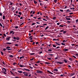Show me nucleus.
Instances as JSON below:
<instances>
[{"mask_svg":"<svg viewBox=\"0 0 78 78\" xmlns=\"http://www.w3.org/2000/svg\"><path fill=\"white\" fill-rule=\"evenodd\" d=\"M67 17H72V16H67Z\"/></svg>","mask_w":78,"mask_h":78,"instance_id":"864d4df0","label":"nucleus"},{"mask_svg":"<svg viewBox=\"0 0 78 78\" xmlns=\"http://www.w3.org/2000/svg\"><path fill=\"white\" fill-rule=\"evenodd\" d=\"M48 27H49L48 26L47 27H46V28H45V30H47V29H48Z\"/></svg>","mask_w":78,"mask_h":78,"instance_id":"4be33fe9","label":"nucleus"},{"mask_svg":"<svg viewBox=\"0 0 78 78\" xmlns=\"http://www.w3.org/2000/svg\"><path fill=\"white\" fill-rule=\"evenodd\" d=\"M75 9V8H70V9H72V10H73V9Z\"/></svg>","mask_w":78,"mask_h":78,"instance_id":"c85d7f7f","label":"nucleus"},{"mask_svg":"<svg viewBox=\"0 0 78 78\" xmlns=\"http://www.w3.org/2000/svg\"><path fill=\"white\" fill-rule=\"evenodd\" d=\"M48 55H51V56H53V55L51 54H48Z\"/></svg>","mask_w":78,"mask_h":78,"instance_id":"e433bc0d","label":"nucleus"},{"mask_svg":"<svg viewBox=\"0 0 78 78\" xmlns=\"http://www.w3.org/2000/svg\"><path fill=\"white\" fill-rule=\"evenodd\" d=\"M24 70H26L27 71H28V72L30 71V69H24Z\"/></svg>","mask_w":78,"mask_h":78,"instance_id":"4468645a","label":"nucleus"},{"mask_svg":"<svg viewBox=\"0 0 78 78\" xmlns=\"http://www.w3.org/2000/svg\"><path fill=\"white\" fill-rule=\"evenodd\" d=\"M13 39H16L17 41H19V40L20 39V38L18 37H13Z\"/></svg>","mask_w":78,"mask_h":78,"instance_id":"f257e3e1","label":"nucleus"},{"mask_svg":"<svg viewBox=\"0 0 78 78\" xmlns=\"http://www.w3.org/2000/svg\"><path fill=\"white\" fill-rule=\"evenodd\" d=\"M64 30H60V32H63Z\"/></svg>","mask_w":78,"mask_h":78,"instance_id":"79ce46f5","label":"nucleus"},{"mask_svg":"<svg viewBox=\"0 0 78 78\" xmlns=\"http://www.w3.org/2000/svg\"><path fill=\"white\" fill-rule=\"evenodd\" d=\"M76 23L78 22V19L76 20Z\"/></svg>","mask_w":78,"mask_h":78,"instance_id":"69168bd1","label":"nucleus"},{"mask_svg":"<svg viewBox=\"0 0 78 78\" xmlns=\"http://www.w3.org/2000/svg\"><path fill=\"white\" fill-rule=\"evenodd\" d=\"M47 58L48 59H49V60H51V57L48 58Z\"/></svg>","mask_w":78,"mask_h":78,"instance_id":"393cba45","label":"nucleus"},{"mask_svg":"<svg viewBox=\"0 0 78 78\" xmlns=\"http://www.w3.org/2000/svg\"><path fill=\"white\" fill-rule=\"evenodd\" d=\"M32 37H33V36H30V37H29L28 38V39H30V38H32Z\"/></svg>","mask_w":78,"mask_h":78,"instance_id":"6e6d98bb","label":"nucleus"},{"mask_svg":"<svg viewBox=\"0 0 78 78\" xmlns=\"http://www.w3.org/2000/svg\"><path fill=\"white\" fill-rule=\"evenodd\" d=\"M36 23H37V24H40V23L39 22H36Z\"/></svg>","mask_w":78,"mask_h":78,"instance_id":"052dcab7","label":"nucleus"},{"mask_svg":"<svg viewBox=\"0 0 78 78\" xmlns=\"http://www.w3.org/2000/svg\"><path fill=\"white\" fill-rule=\"evenodd\" d=\"M46 19H48V16H46Z\"/></svg>","mask_w":78,"mask_h":78,"instance_id":"ea45409f","label":"nucleus"},{"mask_svg":"<svg viewBox=\"0 0 78 78\" xmlns=\"http://www.w3.org/2000/svg\"><path fill=\"white\" fill-rule=\"evenodd\" d=\"M66 12H71V11H70V9H67L66 10Z\"/></svg>","mask_w":78,"mask_h":78,"instance_id":"ddd939ff","label":"nucleus"},{"mask_svg":"<svg viewBox=\"0 0 78 78\" xmlns=\"http://www.w3.org/2000/svg\"><path fill=\"white\" fill-rule=\"evenodd\" d=\"M73 14V12H71V13H69V14L70 15H72Z\"/></svg>","mask_w":78,"mask_h":78,"instance_id":"58836bf2","label":"nucleus"},{"mask_svg":"<svg viewBox=\"0 0 78 78\" xmlns=\"http://www.w3.org/2000/svg\"><path fill=\"white\" fill-rule=\"evenodd\" d=\"M0 26L1 27H3V25L2 24V23H0Z\"/></svg>","mask_w":78,"mask_h":78,"instance_id":"c03bdc74","label":"nucleus"},{"mask_svg":"<svg viewBox=\"0 0 78 78\" xmlns=\"http://www.w3.org/2000/svg\"><path fill=\"white\" fill-rule=\"evenodd\" d=\"M30 32H33V30H30Z\"/></svg>","mask_w":78,"mask_h":78,"instance_id":"774afa93","label":"nucleus"},{"mask_svg":"<svg viewBox=\"0 0 78 78\" xmlns=\"http://www.w3.org/2000/svg\"><path fill=\"white\" fill-rule=\"evenodd\" d=\"M18 72H19V73H22L23 72L22 71H18Z\"/></svg>","mask_w":78,"mask_h":78,"instance_id":"a211bd4d","label":"nucleus"},{"mask_svg":"<svg viewBox=\"0 0 78 78\" xmlns=\"http://www.w3.org/2000/svg\"><path fill=\"white\" fill-rule=\"evenodd\" d=\"M6 50H7V49L6 48H4V49H3V51H5Z\"/></svg>","mask_w":78,"mask_h":78,"instance_id":"412c9836","label":"nucleus"},{"mask_svg":"<svg viewBox=\"0 0 78 78\" xmlns=\"http://www.w3.org/2000/svg\"><path fill=\"white\" fill-rule=\"evenodd\" d=\"M35 24H36V23H33L31 25H35Z\"/></svg>","mask_w":78,"mask_h":78,"instance_id":"49530a36","label":"nucleus"},{"mask_svg":"<svg viewBox=\"0 0 78 78\" xmlns=\"http://www.w3.org/2000/svg\"><path fill=\"white\" fill-rule=\"evenodd\" d=\"M57 0H54V2L55 3H56V2H57Z\"/></svg>","mask_w":78,"mask_h":78,"instance_id":"72a5a7b5","label":"nucleus"},{"mask_svg":"<svg viewBox=\"0 0 78 78\" xmlns=\"http://www.w3.org/2000/svg\"><path fill=\"white\" fill-rule=\"evenodd\" d=\"M41 53H42V51H41L39 52V55H41Z\"/></svg>","mask_w":78,"mask_h":78,"instance_id":"8fccbe9b","label":"nucleus"},{"mask_svg":"<svg viewBox=\"0 0 78 78\" xmlns=\"http://www.w3.org/2000/svg\"><path fill=\"white\" fill-rule=\"evenodd\" d=\"M1 53L2 54V55H4V54H3L2 51H1Z\"/></svg>","mask_w":78,"mask_h":78,"instance_id":"de8ad7c7","label":"nucleus"},{"mask_svg":"<svg viewBox=\"0 0 78 78\" xmlns=\"http://www.w3.org/2000/svg\"><path fill=\"white\" fill-rule=\"evenodd\" d=\"M69 60H70V61H72V58H69Z\"/></svg>","mask_w":78,"mask_h":78,"instance_id":"c756f323","label":"nucleus"},{"mask_svg":"<svg viewBox=\"0 0 78 78\" xmlns=\"http://www.w3.org/2000/svg\"><path fill=\"white\" fill-rule=\"evenodd\" d=\"M20 67H25L24 65L23 66L21 64L20 65Z\"/></svg>","mask_w":78,"mask_h":78,"instance_id":"2eb2a0df","label":"nucleus"},{"mask_svg":"<svg viewBox=\"0 0 78 78\" xmlns=\"http://www.w3.org/2000/svg\"><path fill=\"white\" fill-rule=\"evenodd\" d=\"M64 51H68V49H64V50H63Z\"/></svg>","mask_w":78,"mask_h":78,"instance_id":"aec40b11","label":"nucleus"},{"mask_svg":"<svg viewBox=\"0 0 78 78\" xmlns=\"http://www.w3.org/2000/svg\"><path fill=\"white\" fill-rule=\"evenodd\" d=\"M9 57H10L11 58H13V55H10L9 56Z\"/></svg>","mask_w":78,"mask_h":78,"instance_id":"5701e85b","label":"nucleus"},{"mask_svg":"<svg viewBox=\"0 0 78 78\" xmlns=\"http://www.w3.org/2000/svg\"><path fill=\"white\" fill-rule=\"evenodd\" d=\"M15 46H16V47H18V46H19V45L18 44H16L15 45Z\"/></svg>","mask_w":78,"mask_h":78,"instance_id":"09e8293b","label":"nucleus"},{"mask_svg":"<svg viewBox=\"0 0 78 78\" xmlns=\"http://www.w3.org/2000/svg\"><path fill=\"white\" fill-rule=\"evenodd\" d=\"M48 51H52V50H51V49H49L48 50Z\"/></svg>","mask_w":78,"mask_h":78,"instance_id":"4d7b16f0","label":"nucleus"},{"mask_svg":"<svg viewBox=\"0 0 78 78\" xmlns=\"http://www.w3.org/2000/svg\"><path fill=\"white\" fill-rule=\"evenodd\" d=\"M24 75H25L26 76H28V73H26L24 74Z\"/></svg>","mask_w":78,"mask_h":78,"instance_id":"dca6fc26","label":"nucleus"},{"mask_svg":"<svg viewBox=\"0 0 78 78\" xmlns=\"http://www.w3.org/2000/svg\"><path fill=\"white\" fill-rule=\"evenodd\" d=\"M35 54L34 53H31L30 54V55H35Z\"/></svg>","mask_w":78,"mask_h":78,"instance_id":"473e14b6","label":"nucleus"},{"mask_svg":"<svg viewBox=\"0 0 78 78\" xmlns=\"http://www.w3.org/2000/svg\"><path fill=\"white\" fill-rule=\"evenodd\" d=\"M57 24L58 25H59V24H60V23H57Z\"/></svg>","mask_w":78,"mask_h":78,"instance_id":"0e129e2a","label":"nucleus"},{"mask_svg":"<svg viewBox=\"0 0 78 78\" xmlns=\"http://www.w3.org/2000/svg\"><path fill=\"white\" fill-rule=\"evenodd\" d=\"M14 9V7H12V11H13Z\"/></svg>","mask_w":78,"mask_h":78,"instance_id":"37998d69","label":"nucleus"},{"mask_svg":"<svg viewBox=\"0 0 78 78\" xmlns=\"http://www.w3.org/2000/svg\"><path fill=\"white\" fill-rule=\"evenodd\" d=\"M13 65H16V63L15 62L13 63Z\"/></svg>","mask_w":78,"mask_h":78,"instance_id":"e2e57ef3","label":"nucleus"},{"mask_svg":"<svg viewBox=\"0 0 78 78\" xmlns=\"http://www.w3.org/2000/svg\"><path fill=\"white\" fill-rule=\"evenodd\" d=\"M12 43H9L8 42H7L5 43V44H7V45H11V44H12Z\"/></svg>","mask_w":78,"mask_h":78,"instance_id":"423d86ee","label":"nucleus"},{"mask_svg":"<svg viewBox=\"0 0 78 78\" xmlns=\"http://www.w3.org/2000/svg\"><path fill=\"white\" fill-rule=\"evenodd\" d=\"M2 70L3 71V72H6V69L4 68L3 69H2Z\"/></svg>","mask_w":78,"mask_h":78,"instance_id":"0eeeda50","label":"nucleus"},{"mask_svg":"<svg viewBox=\"0 0 78 78\" xmlns=\"http://www.w3.org/2000/svg\"><path fill=\"white\" fill-rule=\"evenodd\" d=\"M37 73H43V71H40L37 70Z\"/></svg>","mask_w":78,"mask_h":78,"instance_id":"7ed1b4c3","label":"nucleus"},{"mask_svg":"<svg viewBox=\"0 0 78 78\" xmlns=\"http://www.w3.org/2000/svg\"><path fill=\"white\" fill-rule=\"evenodd\" d=\"M45 64H50V63H49L48 62H45Z\"/></svg>","mask_w":78,"mask_h":78,"instance_id":"a878e982","label":"nucleus"},{"mask_svg":"<svg viewBox=\"0 0 78 78\" xmlns=\"http://www.w3.org/2000/svg\"><path fill=\"white\" fill-rule=\"evenodd\" d=\"M18 14H20V15H22V13L20 12H19Z\"/></svg>","mask_w":78,"mask_h":78,"instance_id":"c9c22d12","label":"nucleus"},{"mask_svg":"<svg viewBox=\"0 0 78 78\" xmlns=\"http://www.w3.org/2000/svg\"><path fill=\"white\" fill-rule=\"evenodd\" d=\"M53 47H56V45H55L54 44H53Z\"/></svg>","mask_w":78,"mask_h":78,"instance_id":"4c0bfd02","label":"nucleus"},{"mask_svg":"<svg viewBox=\"0 0 78 78\" xmlns=\"http://www.w3.org/2000/svg\"><path fill=\"white\" fill-rule=\"evenodd\" d=\"M34 59V58H32L31 59H30V61H33V59Z\"/></svg>","mask_w":78,"mask_h":78,"instance_id":"cd10ccee","label":"nucleus"},{"mask_svg":"<svg viewBox=\"0 0 78 78\" xmlns=\"http://www.w3.org/2000/svg\"><path fill=\"white\" fill-rule=\"evenodd\" d=\"M2 19L3 20H5V15L3 16Z\"/></svg>","mask_w":78,"mask_h":78,"instance_id":"6ab92c4d","label":"nucleus"},{"mask_svg":"<svg viewBox=\"0 0 78 78\" xmlns=\"http://www.w3.org/2000/svg\"><path fill=\"white\" fill-rule=\"evenodd\" d=\"M10 73H11V74H12V75H14V73H13L11 71H10Z\"/></svg>","mask_w":78,"mask_h":78,"instance_id":"a19ab883","label":"nucleus"},{"mask_svg":"<svg viewBox=\"0 0 78 78\" xmlns=\"http://www.w3.org/2000/svg\"><path fill=\"white\" fill-rule=\"evenodd\" d=\"M66 33H67L66 31H63V34H66Z\"/></svg>","mask_w":78,"mask_h":78,"instance_id":"b1692460","label":"nucleus"},{"mask_svg":"<svg viewBox=\"0 0 78 78\" xmlns=\"http://www.w3.org/2000/svg\"><path fill=\"white\" fill-rule=\"evenodd\" d=\"M60 48V47L58 46L57 48Z\"/></svg>","mask_w":78,"mask_h":78,"instance_id":"680f3d73","label":"nucleus"},{"mask_svg":"<svg viewBox=\"0 0 78 78\" xmlns=\"http://www.w3.org/2000/svg\"><path fill=\"white\" fill-rule=\"evenodd\" d=\"M11 37H9L8 38H6V40H8V41H9L10 40V39H11Z\"/></svg>","mask_w":78,"mask_h":78,"instance_id":"1a4fd4ad","label":"nucleus"},{"mask_svg":"<svg viewBox=\"0 0 78 78\" xmlns=\"http://www.w3.org/2000/svg\"><path fill=\"white\" fill-rule=\"evenodd\" d=\"M21 51H22V49H20V50H19L18 52L19 53L20 52H21Z\"/></svg>","mask_w":78,"mask_h":78,"instance_id":"f704fd0d","label":"nucleus"},{"mask_svg":"<svg viewBox=\"0 0 78 78\" xmlns=\"http://www.w3.org/2000/svg\"><path fill=\"white\" fill-rule=\"evenodd\" d=\"M55 62L58 63L59 64H63V62H57V61H56Z\"/></svg>","mask_w":78,"mask_h":78,"instance_id":"39448f33","label":"nucleus"},{"mask_svg":"<svg viewBox=\"0 0 78 78\" xmlns=\"http://www.w3.org/2000/svg\"><path fill=\"white\" fill-rule=\"evenodd\" d=\"M41 62V61H37V63H40Z\"/></svg>","mask_w":78,"mask_h":78,"instance_id":"a18cd8bd","label":"nucleus"},{"mask_svg":"<svg viewBox=\"0 0 78 78\" xmlns=\"http://www.w3.org/2000/svg\"><path fill=\"white\" fill-rule=\"evenodd\" d=\"M68 67L69 68H71V66H70V65H68Z\"/></svg>","mask_w":78,"mask_h":78,"instance_id":"338daca9","label":"nucleus"},{"mask_svg":"<svg viewBox=\"0 0 78 78\" xmlns=\"http://www.w3.org/2000/svg\"><path fill=\"white\" fill-rule=\"evenodd\" d=\"M67 17H67V16H66V20H71L70 18H68Z\"/></svg>","mask_w":78,"mask_h":78,"instance_id":"6e6552de","label":"nucleus"},{"mask_svg":"<svg viewBox=\"0 0 78 78\" xmlns=\"http://www.w3.org/2000/svg\"><path fill=\"white\" fill-rule=\"evenodd\" d=\"M3 35H4V36H5V37H6V34H3Z\"/></svg>","mask_w":78,"mask_h":78,"instance_id":"bf43d9fd","label":"nucleus"},{"mask_svg":"<svg viewBox=\"0 0 78 78\" xmlns=\"http://www.w3.org/2000/svg\"><path fill=\"white\" fill-rule=\"evenodd\" d=\"M14 34V31L13 30L10 31V34Z\"/></svg>","mask_w":78,"mask_h":78,"instance_id":"20e7f679","label":"nucleus"},{"mask_svg":"<svg viewBox=\"0 0 78 78\" xmlns=\"http://www.w3.org/2000/svg\"><path fill=\"white\" fill-rule=\"evenodd\" d=\"M59 10L60 11H61V12H63L64 11V10H62L61 9H60Z\"/></svg>","mask_w":78,"mask_h":78,"instance_id":"2f4dec72","label":"nucleus"},{"mask_svg":"<svg viewBox=\"0 0 78 78\" xmlns=\"http://www.w3.org/2000/svg\"><path fill=\"white\" fill-rule=\"evenodd\" d=\"M47 72H48V73H50V74H52V75H53V73H52L50 72V71H49V70H47Z\"/></svg>","mask_w":78,"mask_h":78,"instance_id":"9d476101","label":"nucleus"},{"mask_svg":"<svg viewBox=\"0 0 78 78\" xmlns=\"http://www.w3.org/2000/svg\"><path fill=\"white\" fill-rule=\"evenodd\" d=\"M34 4L35 5L37 4V2H36V1H35V0H34Z\"/></svg>","mask_w":78,"mask_h":78,"instance_id":"9b49d317","label":"nucleus"},{"mask_svg":"<svg viewBox=\"0 0 78 78\" xmlns=\"http://www.w3.org/2000/svg\"><path fill=\"white\" fill-rule=\"evenodd\" d=\"M54 72H58V69H55L54 70Z\"/></svg>","mask_w":78,"mask_h":78,"instance_id":"f8f14e48","label":"nucleus"},{"mask_svg":"<svg viewBox=\"0 0 78 78\" xmlns=\"http://www.w3.org/2000/svg\"><path fill=\"white\" fill-rule=\"evenodd\" d=\"M56 17H53V20H55V19H56Z\"/></svg>","mask_w":78,"mask_h":78,"instance_id":"7c9ffc66","label":"nucleus"},{"mask_svg":"<svg viewBox=\"0 0 78 78\" xmlns=\"http://www.w3.org/2000/svg\"><path fill=\"white\" fill-rule=\"evenodd\" d=\"M59 27H64V26L63 25H60L59 26Z\"/></svg>","mask_w":78,"mask_h":78,"instance_id":"bb28decb","label":"nucleus"},{"mask_svg":"<svg viewBox=\"0 0 78 78\" xmlns=\"http://www.w3.org/2000/svg\"><path fill=\"white\" fill-rule=\"evenodd\" d=\"M19 28V27L18 26H16L15 27V28H16V29H17Z\"/></svg>","mask_w":78,"mask_h":78,"instance_id":"603ef678","label":"nucleus"},{"mask_svg":"<svg viewBox=\"0 0 78 78\" xmlns=\"http://www.w3.org/2000/svg\"><path fill=\"white\" fill-rule=\"evenodd\" d=\"M6 48L7 49V50H8V51H9V50H12V48H10V49H9V48H10V47H7Z\"/></svg>","mask_w":78,"mask_h":78,"instance_id":"f03ea898","label":"nucleus"},{"mask_svg":"<svg viewBox=\"0 0 78 78\" xmlns=\"http://www.w3.org/2000/svg\"><path fill=\"white\" fill-rule=\"evenodd\" d=\"M61 44L63 45H65V44H64V43H62Z\"/></svg>","mask_w":78,"mask_h":78,"instance_id":"3c124183","label":"nucleus"},{"mask_svg":"<svg viewBox=\"0 0 78 78\" xmlns=\"http://www.w3.org/2000/svg\"><path fill=\"white\" fill-rule=\"evenodd\" d=\"M66 41H67V40L66 41L65 40H64L62 41V42H66Z\"/></svg>","mask_w":78,"mask_h":78,"instance_id":"5fc2aeb1","label":"nucleus"},{"mask_svg":"<svg viewBox=\"0 0 78 78\" xmlns=\"http://www.w3.org/2000/svg\"><path fill=\"white\" fill-rule=\"evenodd\" d=\"M63 61H64V62H65V63H67V60H66V59H64Z\"/></svg>","mask_w":78,"mask_h":78,"instance_id":"f3484780","label":"nucleus"},{"mask_svg":"<svg viewBox=\"0 0 78 78\" xmlns=\"http://www.w3.org/2000/svg\"><path fill=\"white\" fill-rule=\"evenodd\" d=\"M23 18H24V17H20V19H23Z\"/></svg>","mask_w":78,"mask_h":78,"instance_id":"13d9d810","label":"nucleus"}]
</instances>
